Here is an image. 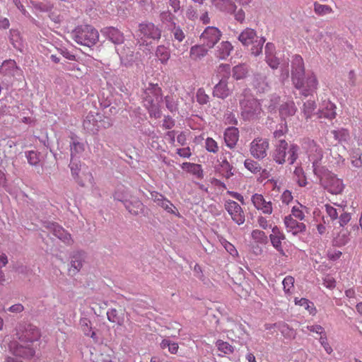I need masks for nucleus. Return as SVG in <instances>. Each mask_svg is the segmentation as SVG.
I'll return each instance as SVG.
<instances>
[{
  "label": "nucleus",
  "instance_id": "1",
  "mask_svg": "<svg viewBox=\"0 0 362 362\" xmlns=\"http://www.w3.org/2000/svg\"><path fill=\"white\" fill-rule=\"evenodd\" d=\"M291 68V78L295 88L304 96L312 95L317 88L318 81L313 73L305 76L304 62L300 55L293 57Z\"/></svg>",
  "mask_w": 362,
  "mask_h": 362
},
{
  "label": "nucleus",
  "instance_id": "2",
  "mask_svg": "<svg viewBox=\"0 0 362 362\" xmlns=\"http://www.w3.org/2000/svg\"><path fill=\"white\" fill-rule=\"evenodd\" d=\"M40 338V332L37 327L32 325H28L25 332L18 337L23 345L17 341H11L8 344L10 351L16 356L24 358H31L35 353V349L30 344L37 341Z\"/></svg>",
  "mask_w": 362,
  "mask_h": 362
},
{
  "label": "nucleus",
  "instance_id": "3",
  "mask_svg": "<svg viewBox=\"0 0 362 362\" xmlns=\"http://www.w3.org/2000/svg\"><path fill=\"white\" fill-rule=\"evenodd\" d=\"M144 105L151 117L159 118L161 116L160 103L162 102L161 90L158 85L150 84L144 94Z\"/></svg>",
  "mask_w": 362,
  "mask_h": 362
},
{
  "label": "nucleus",
  "instance_id": "4",
  "mask_svg": "<svg viewBox=\"0 0 362 362\" xmlns=\"http://www.w3.org/2000/svg\"><path fill=\"white\" fill-rule=\"evenodd\" d=\"M161 30L151 22H144L139 25L136 35L140 45L148 46L152 42L161 37Z\"/></svg>",
  "mask_w": 362,
  "mask_h": 362
},
{
  "label": "nucleus",
  "instance_id": "5",
  "mask_svg": "<svg viewBox=\"0 0 362 362\" xmlns=\"http://www.w3.org/2000/svg\"><path fill=\"white\" fill-rule=\"evenodd\" d=\"M315 174L319 179L320 185L328 192L332 194H339L344 188L343 181L338 178L334 173L325 168L321 171L317 170Z\"/></svg>",
  "mask_w": 362,
  "mask_h": 362
},
{
  "label": "nucleus",
  "instance_id": "6",
  "mask_svg": "<svg viewBox=\"0 0 362 362\" xmlns=\"http://www.w3.org/2000/svg\"><path fill=\"white\" fill-rule=\"evenodd\" d=\"M72 37L79 45L91 47L98 41L99 34L91 25H83L78 26L72 32Z\"/></svg>",
  "mask_w": 362,
  "mask_h": 362
},
{
  "label": "nucleus",
  "instance_id": "7",
  "mask_svg": "<svg viewBox=\"0 0 362 362\" xmlns=\"http://www.w3.org/2000/svg\"><path fill=\"white\" fill-rule=\"evenodd\" d=\"M239 41L245 46L252 45L251 52L255 56H258L262 50V47L265 42L263 37H258L255 30L246 28L238 37Z\"/></svg>",
  "mask_w": 362,
  "mask_h": 362
},
{
  "label": "nucleus",
  "instance_id": "8",
  "mask_svg": "<svg viewBox=\"0 0 362 362\" xmlns=\"http://www.w3.org/2000/svg\"><path fill=\"white\" fill-rule=\"evenodd\" d=\"M241 116L244 120H253L259 117L262 107L259 102L252 97L246 98L240 101Z\"/></svg>",
  "mask_w": 362,
  "mask_h": 362
},
{
  "label": "nucleus",
  "instance_id": "9",
  "mask_svg": "<svg viewBox=\"0 0 362 362\" xmlns=\"http://www.w3.org/2000/svg\"><path fill=\"white\" fill-rule=\"evenodd\" d=\"M304 148L306 149L309 160L312 163L314 174L321 171L325 168L321 166L320 162L323 158L322 149L313 140H307L304 143Z\"/></svg>",
  "mask_w": 362,
  "mask_h": 362
},
{
  "label": "nucleus",
  "instance_id": "10",
  "mask_svg": "<svg viewBox=\"0 0 362 362\" xmlns=\"http://www.w3.org/2000/svg\"><path fill=\"white\" fill-rule=\"evenodd\" d=\"M222 36L221 31L216 27H206L200 35V41L208 49L213 48L220 40Z\"/></svg>",
  "mask_w": 362,
  "mask_h": 362
},
{
  "label": "nucleus",
  "instance_id": "11",
  "mask_svg": "<svg viewBox=\"0 0 362 362\" xmlns=\"http://www.w3.org/2000/svg\"><path fill=\"white\" fill-rule=\"evenodd\" d=\"M224 208L230 216L232 220L238 225H242L245 221V213L239 204L231 199H226Z\"/></svg>",
  "mask_w": 362,
  "mask_h": 362
},
{
  "label": "nucleus",
  "instance_id": "12",
  "mask_svg": "<svg viewBox=\"0 0 362 362\" xmlns=\"http://www.w3.org/2000/svg\"><path fill=\"white\" fill-rule=\"evenodd\" d=\"M269 148V142L267 139L262 138H256L250 143V154L257 159L264 158Z\"/></svg>",
  "mask_w": 362,
  "mask_h": 362
},
{
  "label": "nucleus",
  "instance_id": "13",
  "mask_svg": "<svg viewBox=\"0 0 362 362\" xmlns=\"http://www.w3.org/2000/svg\"><path fill=\"white\" fill-rule=\"evenodd\" d=\"M251 202L254 207L264 214L270 215L273 212V206L271 200H267L262 194L255 193L251 197Z\"/></svg>",
  "mask_w": 362,
  "mask_h": 362
},
{
  "label": "nucleus",
  "instance_id": "14",
  "mask_svg": "<svg viewBox=\"0 0 362 362\" xmlns=\"http://www.w3.org/2000/svg\"><path fill=\"white\" fill-rule=\"evenodd\" d=\"M284 223L287 233H290L293 235L302 233L306 230L305 225L293 218L292 215L286 216L284 218Z\"/></svg>",
  "mask_w": 362,
  "mask_h": 362
},
{
  "label": "nucleus",
  "instance_id": "15",
  "mask_svg": "<svg viewBox=\"0 0 362 362\" xmlns=\"http://www.w3.org/2000/svg\"><path fill=\"white\" fill-rule=\"evenodd\" d=\"M0 74L5 77H14L22 76V70L14 60L8 59L4 61L0 66Z\"/></svg>",
  "mask_w": 362,
  "mask_h": 362
},
{
  "label": "nucleus",
  "instance_id": "16",
  "mask_svg": "<svg viewBox=\"0 0 362 362\" xmlns=\"http://www.w3.org/2000/svg\"><path fill=\"white\" fill-rule=\"evenodd\" d=\"M99 117H102V115L98 113L89 112L83 120V129L89 134H97L99 131Z\"/></svg>",
  "mask_w": 362,
  "mask_h": 362
},
{
  "label": "nucleus",
  "instance_id": "17",
  "mask_svg": "<svg viewBox=\"0 0 362 362\" xmlns=\"http://www.w3.org/2000/svg\"><path fill=\"white\" fill-rule=\"evenodd\" d=\"M54 236L61 240L66 245H71L72 240L69 233H68L62 227L54 223H47L45 226Z\"/></svg>",
  "mask_w": 362,
  "mask_h": 362
},
{
  "label": "nucleus",
  "instance_id": "18",
  "mask_svg": "<svg viewBox=\"0 0 362 362\" xmlns=\"http://www.w3.org/2000/svg\"><path fill=\"white\" fill-rule=\"evenodd\" d=\"M288 144L284 139H280L276 146L272 157L278 164H284L286 161Z\"/></svg>",
  "mask_w": 362,
  "mask_h": 362
},
{
  "label": "nucleus",
  "instance_id": "19",
  "mask_svg": "<svg viewBox=\"0 0 362 362\" xmlns=\"http://www.w3.org/2000/svg\"><path fill=\"white\" fill-rule=\"evenodd\" d=\"M269 238L273 247L279 252L284 253L281 241L285 239V235L277 226L272 228Z\"/></svg>",
  "mask_w": 362,
  "mask_h": 362
},
{
  "label": "nucleus",
  "instance_id": "20",
  "mask_svg": "<svg viewBox=\"0 0 362 362\" xmlns=\"http://www.w3.org/2000/svg\"><path fill=\"white\" fill-rule=\"evenodd\" d=\"M336 106L330 101H324L320 110L317 112L319 118H325L332 120L336 117Z\"/></svg>",
  "mask_w": 362,
  "mask_h": 362
},
{
  "label": "nucleus",
  "instance_id": "21",
  "mask_svg": "<svg viewBox=\"0 0 362 362\" xmlns=\"http://www.w3.org/2000/svg\"><path fill=\"white\" fill-rule=\"evenodd\" d=\"M230 94V89L228 88V77L223 78L214 86L213 95L214 97L225 99Z\"/></svg>",
  "mask_w": 362,
  "mask_h": 362
},
{
  "label": "nucleus",
  "instance_id": "22",
  "mask_svg": "<svg viewBox=\"0 0 362 362\" xmlns=\"http://www.w3.org/2000/svg\"><path fill=\"white\" fill-rule=\"evenodd\" d=\"M233 49V46L228 41H223L216 46L215 56L220 59H227Z\"/></svg>",
  "mask_w": 362,
  "mask_h": 362
},
{
  "label": "nucleus",
  "instance_id": "23",
  "mask_svg": "<svg viewBox=\"0 0 362 362\" xmlns=\"http://www.w3.org/2000/svg\"><path fill=\"white\" fill-rule=\"evenodd\" d=\"M239 132L236 127H228L224 133V140L226 144L230 148H233L238 141Z\"/></svg>",
  "mask_w": 362,
  "mask_h": 362
},
{
  "label": "nucleus",
  "instance_id": "24",
  "mask_svg": "<svg viewBox=\"0 0 362 362\" xmlns=\"http://www.w3.org/2000/svg\"><path fill=\"white\" fill-rule=\"evenodd\" d=\"M296 111L297 108L294 102L292 100H288L282 103L279 107L280 116L284 120L288 117L294 115Z\"/></svg>",
  "mask_w": 362,
  "mask_h": 362
},
{
  "label": "nucleus",
  "instance_id": "25",
  "mask_svg": "<svg viewBox=\"0 0 362 362\" xmlns=\"http://www.w3.org/2000/svg\"><path fill=\"white\" fill-rule=\"evenodd\" d=\"M155 57L162 64H167L170 58V48L163 45L157 46L155 49Z\"/></svg>",
  "mask_w": 362,
  "mask_h": 362
},
{
  "label": "nucleus",
  "instance_id": "26",
  "mask_svg": "<svg viewBox=\"0 0 362 362\" xmlns=\"http://www.w3.org/2000/svg\"><path fill=\"white\" fill-rule=\"evenodd\" d=\"M209 49L203 43L194 45L190 48L189 57L192 60H200L207 54Z\"/></svg>",
  "mask_w": 362,
  "mask_h": 362
},
{
  "label": "nucleus",
  "instance_id": "27",
  "mask_svg": "<svg viewBox=\"0 0 362 362\" xmlns=\"http://www.w3.org/2000/svg\"><path fill=\"white\" fill-rule=\"evenodd\" d=\"M9 41L14 48L19 51H22L24 47L23 39L21 33L17 29H11L8 35Z\"/></svg>",
  "mask_w": 362,
  "mask_h": 362
},
{
  "label": "nucleus",
  "instance_id": "28",
  "mask_svg": "<svg viewBox=\"0 0 362 362\" xmlns=\"http://www.w3.org/2000/svg\"><path fill=\"white\" fill-rule=\"evenodd\" d=\"M104 33L115 44L120 45L124 42V35L117 28L110 27L105 28Z\"/></svg>",
  "mask_w": 362,
  "mask_h": 362
},
{
  "label": "nucleus",
  "instance_id": "29",
  "mask_svg": "<svg viewBox=\"0 0 362 362\" xmlns=\"http://www.w3.org/2000/svg\"><path fill=\"white\" fill-rule=\"evenodd\" d=\"M126 209L132 214L137 215L143 209V204L136 197H131L124 205Z\"/></svg>",
  "mask_w": 362,
  "mask_h": 362
},
{
  "label": "nucleus",
  "instance_id": "30",
  "mask_svg": "<svg viewBox=\"0 0 362 362\" xmlns=\"http://www.w3.org/2000/svg\"><path fill=\"white\" fill-rule=\"evenodd\" d=\"M213 5L221 11L232 13L236 9V6L230 0H211Z\"/></svg>",
  "mask_w": 362,
  "mask_h": 362
},
{
  "label": "nucleus",
  "instance_id": "31",
  "mask_svg": "<svg viewBox=\"0 0 362 362\" xmlns=\"http://www.w3.org/2000/svg\"><path fill=\"white\" fill-rule=\"evenodd\" d=\"M69 168L71 172V175L76 181L81 186L84 185L83 180L81 178L79 173L81 170V164L79 160L71 158Z\"/></svg>",
  "mask_w": 362,
  "mask_h": 362
},
{
  "label": "nucleus",
  "instance_id": "32",
  "mask_svg": "<svg viewBox=\"0 0 362 362\" xmlns=\"http://www.w3.org/2000/svg\"><path fill=\"white\" fill-rule=\"evenodd\" d=\"M279 327L281 332L284 335H286L288 337H294L295 333L294 331L292 329H290L287 325L283 324V325H277L276 323L274 324H265L264 328L266 330L269 331V334H273V332L272 331L273 329H274L276 327Z\"/></svg>",
  "mask_w": 362,
  "mask_h": 362
},
{
  "label": "nucleus",
  "instance_id": "33",
  "mask_svg": "<svg viewBox=\"0 0 362 362\" xmlns=\"http://www.w3.org/2000/svg\"><path fill=\"white\" fill-rule=\"evenodd\" d=\"M116 52L119 56L121 62L122 64H127L128 63L133 61L134 52L131 50L129 47H117L116 48Z\"/></svg>",
  "mask_w": 362,
  "mask_h": 362
},
{
  "label": "nucleus",
  "instance_id": "34",
  "mask_svg": "<svg viewBox=\"0 0 362 362\" xmlns=\"http://www.w3.org/2000/svg\"><path fill=\"white\" fill-rule=\"evenodd\" d=\"M71 143L70 144L71 150V158L74 159L75 157H78L84 151L85 144L79 142L74 137L71 138Z\"/></svg>",
  "mask_w": 362,
  "mask_h": 362
},
{
  "label": "nucleus",
  "instance_id": "35",
  "mask_svg": "<svg viewBox=\"0 0 362 362\" xmlns=\"http://www.w3.org/2000/svg\"><path fill=\"white\" fill-rule=\"evenodd\" d=\"M253 84L255 88L259 92H264L269 88V83L267 81L266 77L261 74H257L255 76Z\"/></svg>",
  "mask_w": 362,
  "mask_h": 362
},
{
  "label": "nucleus",
  "instance_id": "36",
  "mask_svg": "<svg viewBox=\"0 0 362 362\" xmlns=\"http://www.w3.org/2000/svg\"><path fill=\"white\" fill-rule=\"evenodd\" d=\"M305 213H308V209L306 206L298 204L296 206H293L291 209L292 217L297 218L299 221H303L305 218Z\"/></svg>",
  "mask_w": 362,
  "mask_h": 362
},
{
  "label": "nucleus",
  "instance_id": "37",
  "mask_svg": "<svg viewBox=\"0 0 362 362\" xmlns=\"http://www.w3.org/2000/svg\"><path fill=\"white\" fill-rule=\"evenodd\" d=\"M248 72V67L246 64H241L233 67V77L235 80L243 79L246 76Z\"/></svg>",
  "mask_w": 362,
  "mask_h": 362
},
{
  "label": "nucleus",
  "instance_id": "38",
  "mask_svg": "<svg viewBox=\"0 0 362 362\" xmlns=\"http://www.w3.org/2000/svg\"><path fill=\"white\" fill-rule=\"evenodd\" d=\"M334 138L339 142H347L350 139V134L348 129L341 128L332 131Z\"/></svg>",
  "mask_w": 362,
  "mask_h": 362
},
{
  "label": "nucleus",
  "instance_id": "39",
  "mask_svg": "<svg viewBox=\"0 0 362 362\" xmlns=\"http://www.w3.org/2000/svg\"><path fill=\"white\" fill-rule=\"evenodd\" d=\"M294 302L296 305L303 307L305 310H307L310 314L315 315L316 313V310L314 307L313 303L310 301L309 300L302 298L298 299V298H295Z\"/></svg>",
  "mask_w": 362,
  "mask_h": 362
},
{
  "label": "nucleus",
  "instance_id": "40",
  "mask_svg": "<svg viewBox=\"0 0 362 362\" xmlns=\"http://www.w3.org/2000/svg\"><path fill=\"white\" fill-rule=\"evenodd\" d=\"M338 208H335L330 204H325V208L327 216L332 220H337L339 217V213L344 211V207L341 205H337Z\"/></svg>",
  "mask_w": 362,
  "mask_h": 362
},
{
  "label": "nucleus",
  "instance_id": "41",
  "mask_svg": "<svg viewBox=\"0 0 362 362\" xmlns=\"http://www.w3.org/2000/svg\"><path fill=\"white\" fill-rule=\"evenodd\" d=\"M316 109V103L314 100H308L304 103L302 112L306 119L310 118Z\"/></svg>",
  "mask_w": 362,
  "mask_h": 362
},
{
  "label": "nucleus",
  "instance_id": "42",
  "mask_svg": "<svg viewBox=\"0 0 362 362\" xmlns=\"http://www.w3.org/2000/svg\"><path fill=\"white\" fill-rule=\"evenodd\" d=\"M245 168L252 174L259 173L262 170V167L259 163L251 158L245 159L244 161Z\"/></svg>",
  "mask_w": 362,
  "mask_h": 362
},
{
  "label": "nucleus",
  "instance_id": "43",
  "mask_svg": "<svg viewBox=\"0 0 362 362\" xmlns=\"http://www.w3.org/2000/svg\"><path fill=\"white\" fill-rule=\"evenodd\" d=\"M160 207L163 208L166 212L173 214L177 217H180V214L176 207L166 197L164 198L163 203H161Z\"/></svg>",
  "mask_w": 362,
  "mask_h": 362
},
{
  "label": "nucleus",
  "instance_id": "44",
  "mask_svg": "<svg viewBox=\"0 0 362 362\" xmlns=\"http://www.w3.org/2000/svg\"><path fill=\"white\" fill-rule=\"evenodd\" d=\"M160 348L164 349L168 348V351L172 354H175L178 351V344L176 342H172L168 339H164L160 342Z\"/></svg>",
  "mask_w": 362,
  "mask_h": 362
},
{
  "label": "nucleus",
  "instance_id": "45",
  "mask_svg": "<svg viewBox=\"0 0 362 362\" xmlns=\"http://www.w3.org/2000/svg\"><path fill=\"white\" fill-rule=\"evenodd\" d=\"M252 240L258 243H266L267 242V236L262 230L255 229L251 233Z\"/></svg>",
  "mask_w": 362,
  "mask_h": 362
},
{
  "label": "nucleus",
  "instance_id": "46",
  "mask_svg": "<svg viewBox=\"0 0 362 362\" xmlns=\"http://www.w3.org/2000/svg\"><path fill=\"white\" fill-rule=\"evenodd\" d=\"M294 278L291 276H286L283 281L284 291L286 294H291L294 287Z\"/></svg>",
  "mask_w": 362,
  "mask_h": 362
},
{
  "label": "nucleus",
  "instance_id": "47",
  "mask_svg": "<svg viewBox=\"0 0 362 362\" xmlns=\"http://www.w3.org/2000/svg\"><path fill=\"white\" fill-rule=\"evenodd\" d=\"M216 345L218 351L223 353L224 354H230L234 351L233 347L229 343L222 340H218L216 343Z\"/></svg>",
  "mask_w": 362,
  "mask_h": 362
},
{
  "label": "nucleus",
  "instance_id": "48",
  "mask_svg": "<svg viewBox=\"0 0 362 362\" xmlns=\"http://www.w3.org/2000/svg\"><path fill=\"white\" fill-rule=\"evenodd\" d=\"M25 157L28 162L31 165H37L40 162L38 153L35 151H28L25 152Z\"/></svg>",
  "mask_w": 362,
  "mask_h": 362
},
{
  "label": "nucleus",
  "instance_id": "49",
  "mask_svg": "<svg viewBox=\"0 0 362 362\" xmlns=\"http://www.w3.org/2000/svg\"><path fill=\"white\" fill-rule=\"evenodd\" d=\"M175 40L178 41L179 42L183 41V40L185 38V35L181 28L178 25H173V28L170 29Z\"/></svg>",
  "mask_w": 362,
  "mask_h": 362
},
{
  "label": "nucleus",
  "instance_id": "50",
  "mask_svg": "<svg viewBox=\"0 0 362 362\" xmlns=\"http://www.w3.org/2000/svg\"><path fill=\"white\" fill-rule=\"evenodd\" d=\"M298 146L295 144H291L288 151V161L289 164H293L298 158Z\"/></svg>",
  "mask_w": 362,
  "mask_h": 362
},
{
  "label": "nucleus",
  "instance_id": "51",
  "mask_svg": "<svg viewBox=\"0 0 362 362\" xmlns=\"http://www.w3.org/2000/svg\"><path fill=\"white\" fill-rule=\"evenodd\" d=\"M174 15L170 11H163L160 15V21L163 23H170L172 25H175Z\"/></svg>",
  "mask_w": 362,
  "mask_h": 362
},
{
  "label": "nucleus",
  "instance_id": "52",
  "mask_svg": "<svg viewBox=\"0 0 362 362\" xmlns=\"http://www.w3.org/2000/svg\"><path fill=\"white\" fill-rule=\"evenodd\" d=\"M315 12L319 15H325L332 13V9L327 5H322L315 3L314 5Z\"/></svg>",
  "mask_w": 362,
  "mask_h": 362
},
{
  "label": "nucleus",
  "instance_id": "53",
  "mask_svg": "<svg viewBox=\"0 0 362 362\" xmlns=\"http://www.w3.org/2000/svg\"><path fill=\"white\" fill-rule=\"evenodd\" d=\"M197 101L200 105H205L209 102V97L203 88H199L196 94Z\"/></svg>",
  "mask_w": 362,
  "mask_h": 362
},
{
  "label": "nucleus",
  "instance_id": "54",
  "mask_svg": "<svg viewBox=\"0 0 362 362\" xmlns=\"http://www.w3.org/2000/svg\"><path fill=\"white\" fill-rule=\"evenodd\" d=\"M205 147L209 152L215 153L218 151V146L216 141L210 137H208L206 139Z\"/></svg>",
  "mask_w": 362,
  "mask_h": 362
},
{
  "label": "nucleus",
  "instance_id": "55",
  "mask_svg": "<svg viewBox=\"0 0 362 362\" xmlns=\"http://www.w3.org/2000/svg\"><path fill=\"white\" fill-rule=\"evenodd\" d=\"M82 267V262L81 260L75 258L71 260V265L69 269V272L71 274H76Z\"/></svg>",
  "mask_w": 362,
  "mask_h": 362
},
{
  "label": "nucleus",
  "instance_id": "56",
  "mask_svg": "<svg viewBox=\"0 0 362 362\" xmlns=\"http://www.w3.org/2000/svg\"><path fill=\"white\" fill-rule=\"evenodd\" d=\"M80 326L85 335H89L92 330L90 321L88 318H82L80 320Z\"/></svg>",
  "mask_w": 362,
  "mask_h": 362
},
{
  "label": "nucleus",
  "instance_id": "57",
  "mask_svg": "<svg viewBox=\"0 0 362 362\" xmlns=\"http://www.w3.org/2000/svg\"><path fill=\"white\" fill-rule=\"evenodd\" d=\"M132 197L127 192H121L119 189L117 190L114 194V199L119 201L125 205V202L129 200Z\"/></svg>",
  "mask_w": 362,
  "mask_h": 362
},
{
  "label": "nucleus",
  "instance_id": "58",
  "mask_svg": "<svg viewBox=\"0 0 362 362\" xmlns=\"http://www.w3.org/2000/svg\"><path fill=\"white\" fill-rule=\"evenodd\" d=\"M221 245L226 249V250L233 257L238 256V252L235 246L228 240L223 239L221 240Z\"/></svg>",
  "mask_w": 362,
  "mask_h": 362
},
{
  "label": "nucleus",
  "instance_id": "59",
  "mask_svg": "<svg viewBox=\"0 0 362 362\" xmlns=\"http://www.w3.org/2000/svg\"><path fill=\"white\" fill-rule=\"evenodd\" d=\"M165 102L166 107L171 112H174L177 110V103L171 96L167 95L165 98Z\"/></svg>",
  "mask_w": 362,
  "mask_h": 362
},
{
  "label": "nucleus",
  "instance_id": "60",
  "mask_svg": "<svg viewBox=\"0 0 362 362\" xmlns=\"http://www.w3.org/2000/svg\"><path fill=\"white\" fill-rule=\"evenodd\" d=\"M351 218V214L344 211V210L339 213L338 218L340 226H344L346 225L350 221Z\"/></svg>",
  "mask_w": 362,
  "mask_h": 362
},
{
  "label": "nucleus",
  "instance_id": "61",
  "mask_svg": "<svg viewBox=\"0 0 362 362\" xmlns=\"http://www.w3.org/2000/svg\"><path fill=\"white\" fill-rule=\"evenodd\" d=\"M320 343L322 345V346L324 348L325 351L328 354H330L332 352V348L329 344L327 339L326 334L324 335L320 336Z\"/></svg>",
  "mask_w": 362,
  "mask_h": 362
},
{
  "label": "nucleus",
  "instance_id": "62",
  "mask_svg": "<svg viewBox=\"0 0 362 362\" xmlns=\"http://www.w3.org/2000/svg\"><path fill=\"white\" fill-rule=\"evenodd\" d=\"M151 199L159 206H161V203H163V199L165 197L157 192H151Z\"/></svg>",
  "mask_w": 362,
  "mask_h": 362
},
{
  "label": "nucleus",
  "instance_id": "63",
  "mask_svg": "<svg viewBox=\"0 0 362 362\" xmlns=\"http://www.w3.org/2000/svg\"><path fill=\"white\" fill-rule=\"evenodd\" d=\"M305 328L310 332L320 334V336L326 334L324 330V328L321 325H308V326H306Z\"/></svg>",
  "mask_w": 362,
  "mask_h": 362
},
{
  "label": "nucleus",
  "instance_id": "64",
  "mask_svg": "<svg viewBox=\"0 0 362 362\" xmlns=\"http://www.w3.org/2000/svg\"><path fill=\"white\" fill-rule=\"evenodd\" d=\"M176 153L179 156L184 158H189L192 155L191 149L189 147L177 148Z\"/></svg>",
  "mask_w": 362,
  "mask_h": 362
}]
</instances>
